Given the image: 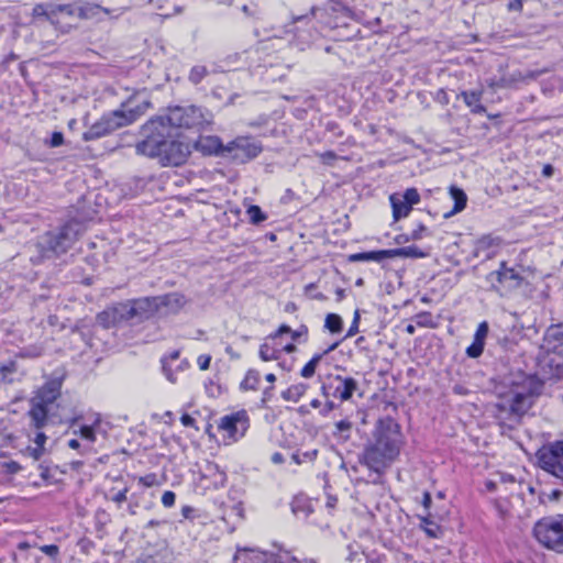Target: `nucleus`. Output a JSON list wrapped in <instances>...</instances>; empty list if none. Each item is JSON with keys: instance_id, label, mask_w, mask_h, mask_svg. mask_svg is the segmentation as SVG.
Wrapping results in <instances>:
<instances>
[{"instance_id": "obj_1", "label": "nucleus", "mask_w": 563, "mask_h": 563, "mask_svg": "<svg viewBox=\"0 0 563 563\" xmlns=\"http://www.w3.org/2000/svg\"><path fill=\"white\" fill-rule=\"evenodd\" d=\"M543 382L522 371L510 372L496 386L494 416L503 428L515 429L541 395Z\"/></svg>"}, {"instance_id": "obj_2", "label": "nucleus", "mask_w": 563, "mask_h": 563, "mask_svg": "<svg viewBox=\"0 0 563 563\" xmlns=\"http://www.w3.org/2000/svg\"><path fill=\"white\" fill-rule=\"evenodd\" d=\"M404 445L400 426L390 417L379 419L366 443L360 463L369 471L383 474L399 456Z\"/></svg>"}, {"instance_id": "obj_3", "label": "nucleus", "mask_w": 563, "mask_h": 563, "mask_svg": "<svg viewBox=\"0 0 563 563\" xmlns=\"http://www.w3.org/2000/svg\"><path fill=\"white\" fill-rule=\"evenodd\" d=\"M145 139L135 146L139 154L158 158L163 166H180L190 155L188 143L169 139L164 118L148 120L142 128Z\"/></svg>"}, {"instance_id": "obj_4", "label": "nucleus", "mask_w": 563, "mask_h": 563, "mask_svg": "<svg viewBox=\"0 0 563 563\" xmlns=\"http://www.w3.org/2000/svg\"><path fill=\"white\" fill-rule=\"evenodd\" d=\"M62 385L60 378L49 379L30 399L27 416L35 429H42L46 426L52 406L60 396Z\"/></svg>"}, {"instance_id": "obj_5", "label": "nucleus", "mask_w": 563, "mask_h": 563, "mask_svg": "<svg viewBox=\"0 0 563 563\" xmlns=\"http://www.w3.org/2000/svg\"><path fill=\"white\" fill-rule=\"evenodd\" d=\"M81 231L82 224L79 221L70 220L46 232L40 242L43 255L52 257L65 254L73 247Z\"/></svg>"}, {"instance_id": "obj_6", "label": "nucleus", "mask_w": 563, "mask_h": 563, "mask_svg": "<svg viewBox=\"0 0 563 563\" xmlns=\"http://www.w3.org/2000/svg\"><path fill=\"white\" fill-rule=\"evenodd\" d=\"M167 128H203L212 122V113L197 106L169 108L168 113L163 117Z\"/></svg>"}, {"instance_id": "obj_7", "label": "nucleus", "mask_w": 563, "mask_h": 563, "mask_svg": "<svg viewBox=\"0 0 563 563\" xmlns=\"http://www.w3.org/2000/svg\"><path fill=\"white\" fill-rule=\"evenodd\" d=\"M536 539L548 549L563 552V520L545 517L540 519L533 528Z\"/></svg>"}, {"instance_id": "obj_8", "label": "nucleus", "mask_w": 563, "mask_h": 563, "mask_svg": "<svg viewBox=\"0 0 563 563\" xmlns=\"http://www.w3.org/2000/svg\"><path fill=\"white\" fill-rule=\"evenodd\" d=\"M358 389V383L353 377L330 375L321 384V394L324 398H334L340 401H347Z\"/></svg>"}, {"instance_id": "obj_9", "label": "nucleus", "mask_w": 563, "mask_h": 563, "mask_svg": "<svg viewBox=\"0 0 563 563\" xmlns=\"http://www.w3.org/2000/svg\"><path fill=\"white\" fill-rule=\"evenodd\" d=\"M225 157L244 164L256 158L262 153L263 145L252 136H238L225 145Z\"/></svg>"}, {"instance_id": "obj_10", "label": "nucleus", "mask_w": 563, "mask_h": 563, "mask_svg": "<svg viewBox=\"0 0 563 563\" xmlns=\"http://www.w3.org/2000/svg\"><path fill=\"white\" fill-rule=\"evenodd\" d=\"M539 466L551 475L563 478V440L543 445L537 452Z\"/></svg>"}, {"instance_id": "obj_11", "label": "nucleus", "mask_w": 563, "mask_h": 563, "mask_svg": "<svg viewBox=\"0 0 563 563\" xmlns=\"http://www.w3.org/2000/svg\"><path fill=\"white\" fill-rule=\"evenodd\" d=\"M101 415L95 411L86 413H78L68 420L69 428L78 427L73 430L74 435H79L81 439L93 444L97 440V432L101 424Z\"/></svg>"}, {"instance_id": "obj_12", "label": "nucleus", "mask_w": 563, "mask_h": 563, "mask_svg": "<svg viewBox=\"0 0 563 563\" xmlns=\"http://www.w3.org/2000/svg\"><path fill=\"white\" fill-rule=\"evenodd\" d=\"M490 288L500 295L518 288L521 285L522 277L512 267H508L505 262L500 263L498 269L490 272L486 276Z\"/></svg>"}, {"instance_id": "obj_13", "label": "nucleus", "mask_w": 563, "mask_h": 563, "mask_svg": "<svg viewBox=\"0 0 563 563\" xmlns=\"http://www.w3.org/2000/svg\"><path fill=\"white\" fill-rule=\"evenodd\" d=\"M123 126H126V120L124 119L123 113L114 110L103 114L97 122H95L86 132H84L82 139L85 141H93Z\"/></svg>"}, {"instance_id": "obj_14", "label": "nucleus", "mask_w": 563, "mask_h": 563, "mask_svg": "<svg viewBox=\"0 0 563 563\" xmlns=\"http://www.w3.org/2000/svg\"><path fill=\"white\" fill-rule=\"evenodd\" d=\"M250 427V418L245 410H239L227 415L220 419L219 429L225 433V437L235 442L242 437Z\"/></svg>"}, {"instance_id": "obj_15", "label": "nucleus", "mask_w": 563, "mask_h": 563, "mask_svg": "<svg viewBox=\"0 0 563 563\" xmlns=\"http://www.w3.org/2000/svg\"><path fill=\"white\" fill-rule=\"evenodd\" d=\"M563 346V332L561 327H552L547 331L544 338V349L549 357V365L555 368V375L560 377L563 373V365L561 363V353Z\"/></svg>"}, {"instance_id": "obj_16", "label": "nucleus", "mask_w": 563, "mask_h": 563, "mask_svg": "<svg viewBox=\"0 0 563 563\" xmlns=\"http://www.w3.org/2000/svg\"><path fill=\"white\" fill-rule=\"evenodd\" d=\"M151 107L150 100L142 93H135L121 103L119 112L123 113L126 125L134 123Z\"/></svg>"}, {"instance_id": "obj_17", "label": "nucleus", "mask_w": 563, "mask_h": 563, "mask_svg": "<svg viewBox=\"0 0 563 563\" xmlns=\"http://www.w3.org/2000/svg\"><path fill=\"white\" fill-rule=\"evenodd\" d=\"M179 351L175 350L161 358L162 371L168 382L177 383L178 374L186 372L190 367L188 360L179 361Z\"/></svg>"}, {"instance_id": "obj_18", "label": "nucleus", "mask_w": 563, "mask_h": 563, "mask_svg": "<svg viewBox=\"0 0 563 563\" xmlns=\"http://www.w3.org/2000/svg\"><path fill=\"white\" fill-rule=\"evenodd\" d=\"M130 312L133 320L143 321L150 319L158 311L156 297H143L139 299L129 300Z\"/></svg>"}, {"instance_id": "obj_19", "label": "nucleus", "mask_w": 563, "mask_h": 563, "mask_svg": "<svg viewBox=\"0 0 563 563\" xmlns=\"http://www.w3.org/2000/svg\"><path fill=\"white\" fill-rule=\"evenodd\" d=\"M319 12L331 13V14H334L335 16H338V15L346 16V18L352 16V10L346 4H344L341 0H328V2L323 5V8L312 7L310 9L309 14L295 16L294 21L299 22V21L306 20V19H308L309 15L317 16V14Z\"/></svg>"}, {"instance_id": "obj_20", "label": "nucleus", "mask_w": 563, "mask_h": 563, "mask_svg": "<svg viewBox=\"0 0 563 563\" xmlns=\"http://www.w3.org/2000/svg\"><path fill=\"white\" fill-rule=\"evenodd\" d=\"M195 146L203 155L227 156L225 145H223L221 139L216 135L200 136Z\"/></svg>"}, {"instance_id": "obj_21", "label": "nucleus", "mask_w": 563, "mask_h": 563, "mask_svg": "<svg viewBox=\"0 0 563 563\" xmlns=\"http://www.w3.org/2000/svg\"><path fill=\"white\" fill-rule=\"evenodd\" d=\"M488 323L483 321L478 324L472 344L466 349V355L476 358L482 355L484 351L485 340L488 334Z\"/></svg>"}, {"instance_id": "obj_22", "label": "nucleus", "mask_w": 563, "mask_h": 563, "mask_svg": "<svg viewBox=\"0 0 563 563\" xmlns=\"http://www.w3.org/2000/svg\"><path fill=\"white\" fill-rule=\"evenodd\" d=\"M258 355L264 362L279 360L282 356L280 344H278L275 339L268 335L260 345Z\"/></svg>"}, {"instance_id": "obj_23", "label": "nucleus", "mask_w": 563, "mask_h": 563, "mask_svg": "<svg viewBox=\"0 0 563 563\" xmlns=\"http://www.w3.org/2000/svg\"><path fill=\"white\" fill-rule=\"evenodd\" d=\"M158 310L161 308H167L168 311H177L179 310L185 303L186 299L185 296L179 292H170L163 296H156Z\"/></svg>"}, {"instance_id": "obj_24", "label": "nucleus", "mask_w": 563, "mask_h": 563, "mask_svg": "<svg viewBox=\"0 0 563 563\" xmlns=\"http://www.w3.org/2000/svg\"><path fill=\"white\" fill-rule=\"evenodd\" d=\"M460 96L463 98L465 104L471 109V111L475 114H482L486 112V108L481 103L483 90H470L462 91Z\"/></svg>"}, {"instance_id": "obj_25", "label": "nucleus", "mask_w": 563, "mask_h": 563, "mask_svg": "<svg viewBox=\"0 0 563 563\" xmlns=\"http://www.w3.org/2000/svg\"><path fill=\"white\" fill-rule=\"evenodd\" d=\"M428 253L421 251L416 245H409L399 249L386 250V258L395 257H410V258H423L427 257Z\"/></svg>"}, {"instance_id": "obj_26", "label": "nucleus", "mask_w": 563, "mask_h": 563, "mask_svg": "<svg viewBox=\"0 0 563 563\" xmlns=\"http://www.w3.org/2000/svg\"><path fill=\"white\" fill-rule=\"evenodd\" d=\"M339 345V342H335L331 344L327 350L323 351V353L316 354L312 356V358L301 368L300 375L303 378H310L314 375L316 368L320 361L322 360L323 355L329 354L330 352L334 351Z\"/></svg>"}, {"instance_id": "obj_27", "label": "nucleus", "mask_w": 563, "mask_h": 563, "mask_svg": "<svg viewBox=\"0 0 563 563\" xmlns=\"http://www.w3.org/2000/svg\"><path fill=\"white\" fill-rule=\"evenodd\" d=\"M450 195H451V198L454 200V207L450 212L444 214L445 218H449V217L464 210L466 207V202H467L466 194L461 188H459L456 186L450 187Z\"/></svg>"}, {"instance_id": "obj_28", "label": "nucleus", "mask_w": 563, "mask_h": 563, "mask_svg": "<svg viewBox=\"0 0 563 563\" xmlns=\"http://www.w3.org/2000/svg\"><path fill=\"white\" fill-rule=\"evenodd\" d=\"M234 563H267V554L255 550H244L234 556Z\"/></svg>"}, {"instance_id": "obj_29", "label": "nucleus", "mask_w": 563, "mask_h": 563, "mask_svg": "<svg viewBox=\"0 0 563 563\" xmlns=\"http://www.w3.org/2000/svg\"><path fill=\"white\" fill-rule=\"evenodd\" d=\"M389 200L395 221H398L399 219L405 218L410 213L412 207L407 205L406 201L400 198V195L394 194L390 196Z\"/></svg>"}, {"instance_id": "obj_30", "label": "nucleus", "mask_w": 563, "mask_h": 563, "mask_svg": "<svg viewBox=\"0 0 563 563\" xmlns=\"http://www.w3.org/2000/svg\"><path fill=\"white\" fill-rule=\"evenodd\" d=\"M53 10L55 11V23L58 22V18L60 15H67V16H79V18H85L86 14L84 12V9L82 8H79V7H76L75 4L73 3H67V4H56V3H53Z\"/></svg>"}, {"instance_id": "obj_31", "label": "nucleus", "mask_w": 563, "mask_h": 563, "mask_svg": "<svg viewBox=\"0 0 563 563\" xmlns=\"http://www.w3.org/2000/svg\"><path fill=\"white\" fill-rule=\"evenodd\" d=\"M307 389L308 385L305 383L294 384L282 391V398L286 401L297 402L306 394Z\"/></svg>"}, {"instance_id": "obj_32", "label": "nucleus", "mask_w": 563, "mask_h": 563, "mask_svg": "<svg viewBox=\"0 0 563 563\" xmlns=\"http://www.w3.org/2000/svg\"><path fill=\"white\" fill-rule=\"evenodd\" d=\"M386 260V250L354 253L349 256L350 262H382Z\"/></svg>"}, {"instance_id": "obj_33", "label": "nucleus", "mask_w": 563, "mask_h": 563, "mask_svg": "<svg viewBox=\"0 0 563 563\" xmlns=\"http://www.w3.org/2000/svg\"><path fill=\"white\" fill-rule=\"evenodd\" d=\"M420 528L431 539H440L443 537V529L441 526L429 519V517H420Z\"/></svg>"}, {"instance_id": "obj_34", "label": "nucleus", "mask_w": 563, "mask_h": 563, "mask_svg": "<svg viewBox=\"0 0 563 563\" xmlns=\"http://www.w3.org/2000/svg\"><path fill=\"white\" fill-rule=\"evenodd\" d=\"M110 308L113 314L115 316V321L118 322V324L121 322L133 320L132 313L130 312L129 300L114 303L113 306H110Z\"/></svg>"}, {"instance_id": "obj_35", "label": "nucleus", "mask_w": 563, "mask_h": 563, "mask_svg": "<svg viewBox=\"0 0 563 563\" xmlns=\"http://www.w3.org/2000/svg\"><path fill=\"white\" fill-rule=\"evenodd\" d=\"M261 383V374L256 369H249L240 384L241 390H256Z\"/></svg>"}, {"instance_id": "obj_36", "label": "nucleus", "mask_w": 563, "mask_h": 563, "mask_svg": "<svg viewBox=\"0 0 563 563\" xmlns=\"http://www.w3.org/2000/svg\"><path fill=\"white\" fill-rule=\"evenodd\" d=\"M352 422L349 419H342L334 424L332 435L342 441H347L351 438Z\"/></svg>"}, {"instance_id": "obj_37", "label": "nucleus", "mask_w": 563, "mask_h": 563, "mask_svg": "<svg viewBox=\"0 0 563 563\" xmlns=\"http://www.w3.org/2000/svg\"><path fill=\"white\" fill-rule=\"evenodd\" d=\"M34 18H46L52 24H55V11L53 3H38L33 8Z\"/></svg>"}, {"instance_id": "obj_38", "label": "nucleus", "mask_w": 563, "mask_h": 563, "mask_svg": "<svg viewBox=\"0 0 563 563\" xmlns=\"http://www.w3.org/2000/svg\"><path fill=\"white\" fill-rule=\"evenodd\" d=\"M97 321L101 327L106 329L115 327L118 324L115 321V316L113 314L110 307L97 314Z\"/></svg>"}, {"instance_id": "obj_39", "label": "nucleus", "mask_w": 563, "mask_h": 563, "mask_svg": "<svg viewBox=\"0 0 563 563\" xmlns=\"http://www.w3.org/2000/svg\"><path fill=\"white\" fill-rule=\"evenodd\" d=\"M324 327L332 333H339L343 328L342 318L336 313H329L325 317Z\"/></svg>"}, {"instance_id": "obj_40", "label": "nucleus", "mask_w": 563, "mask_h": 563, "mask_svg": "<svg viewBox=\"0 0 563 563\" xmlns=\"http://www.w3.org/2000/svg\"><path fill=\"white\" fill-rule=\"evenodd\" d=\"M208 74L209 71L206 66L196 65L190 69L188 79L191 84L198 85Z\"/></svg>"}, {"instance_id": "obj_41", "label": "nucleus", "mask_w": 563, "mask_h": 563, "mask_svg": "<svg viewBox=\"0 0 563 563\" xmlns=\"http://www.w3.org/2000/svg\"><path fill=\"white\" fill-rule=\"evenodd\" d=\"M318 453L319 451L317 449H313V450H310V451H306V452H302V453H299V452H296L291 455V460L296 463V464H301L303 462H312L317 459L318 456Z\"/></svg>"}, {"instance_id": "obj_42", "label": "nucleus", "mask_w": 563, "mask_h": 563, "mask_svg": "<svg viewBox=\"0 0 563 563\" xmlns=\"http://www.w3.org/2000/svg\"><path fill=\"white\" fill-rule=\"evenodd\" d=\"M246 213L250 217L251 223L253 224H260L261 222L267 219L266 214L262 211V209L255 205L250 206L247 208Z\"/></svg>"}, {"instance_id": "obj_43", "label": "nucleus", "mask_w": 563, "mask_h": 563, "mask_svg": "<svg viewBox=\"0 0 563 563\" xmlns=\"http://www.w3.org/2000/svg\"><path fill=\"white\" fill-rule=\"evenodd\" d=\"M562 495V492L558 488L552 489L551 492L541 490L539 493V501L541 504H547L549 501H559L560 497Z\"/></svg>"}, {"instance_id": "obj_44", "label": "nucleus", "mask_w": 563, "mask_h": 563, "mask_svg": "<svg viewBox=\"0 0 563 563\" xmlns=\"http://www.w3.org/2000/svg\"><path fill=\"white\" fill-rule=\"evenodd\" d=\"M400 198L410 207L417 205L420 201V195L416 188L406 189V191L400 195Z\"/></svg>"}, {"instance_id": "obj_45", "label": "nucleus", "mask_w": 563, "mask_h": 563, "mask_svg": "<svg viewBox=\"0 0 563 563\" xmlns=\"http://www.w3.org/2000/svg\"><path fill=\"white\" fill-rule=\"evenodd\" d=\"M493 242H494V239L490 238L489 235L481 238L476 242V246H475L476 255H478V252L489 249L493 245Z\"/></svg>"}, {"instance_id": "obj_46", "label": "nucleus", "mask_w": 563, "mask_h": 563, "mask_svg": "<svg viewBox=\"0 0 563 563\" xmlns=\"http://www.w3.org/2000/svg\"><path fill=\"white\" fill-rule=\"evenodd\" d=\"M67 445L73 450H77L81 455H85L91 451V446L81 445L77 439H70Z\"/></svg>"}, {"instance_id": "obj_47", "label": "nucleus", "mask_w": 563, "mask_h": 563, "mask_svg": "<svg viewBox=\"0 0 563 563\" xmlns=\"http://www.w3.org/2000/svg\"><path fill=\"white\" fill-rule=\"evenodd\" d=\"M360 310H355L353 321L346 332L345 338H352L358 332V323H360Z\"/></svg>"}, {"instance_id": "obj_48", "label": "nucleus", "mask_w": 563, "mask_h": 563, "mask_svg": "<svg viewBox=\"0 0 563 563\" xmlns=\"http://www.w3.org/2000/svg\"><path fill=\"white\" fill-rule=\"evenodd\" d=\"M40 550L53 560H56L59 555V548L56 544H45L42 545Z\"/></svg>"}, {"instance_id": "obj_49", "label": "nucleus", "mask_w": 563, "mask_h": 563, "mask_svg": "<svg viewBox=\"0 0 563 563\" xmlns=\"http://www.w3.org/2000/svg\"><path fill=\"white\" fill-rule=\"evenodd\" d=\"M139 484H141L144 487H152L154 485H157V476L156 474H146L145 476L139 477Z\"/></svg>"}, {"instance_id": "obj_50", "label": "nucleus", "mask_w": 563, "mask_h": 563, "mask_svg": "<svg viewBox=\"0 0 563 563\" xmlns=\"http://www.w3.org/2000/svg\"><path fill=\"white\" fill-rule=\"evenodd\" d=\"M64 143V135L62 132H53L51 140L46 142L51 147H58Z\"/></svg>"}, {"instance_id": "obj_51", "label": "nucleus", "mask_w": 563, "mask_h": 563, "mask_svg": "<svg viewBox=\"0 0 563 563\" xmlns=\"http://www.w3.org/2000/svg\"><path fill=\"white\" fill-rule=\"evenodd\" d=\"M175 500L176 495L172 490H166L162 496V504L167 508L173 507L175 505Z\"/></svg>"}, {"instance_id": "obj_52", "label": "nucleus", "mask_w": 563, "mask_h": 563, "mask_svg": "<svg viewBox=\"0 0 563 563\" xmlns=\"http://www.w3.org/2000/svg\"><path fill=\"white\" fill-rule=\"evenodd\" d=\"M325 399L327 400H325L324 405H322V407L319 411L322 417H328L329 413L336 408V405L334 404L333 400H331V398H325Z\"/></svg>"}, {"instance_id": "obj_53", "label": "nucleus", "mask_w": 563, "mask_h": 563, "mask_svg": "<svg viewBox=\"0 0 563 563\" xmlns=\"http://www.w3.org/2000/svg\"><path fill=\"white\" fill-rule=\"evenodd\" d=\"M426 233H428V228L423 224H419L418 228L411 232L410 238L412 241H418L421 240Z\"/></svg>"}, {"instance_id": "obj_54", "label": "nucleus", "mask_w": 563, "mask_h": 563, "mask_svg": "<svg viewBox=\"0 0 563 563\" xmlns=\"http://www.w3.org/2000/svg\"><path fill=\"white\" fill-rule=\"evenodd\" d=\"M308 328L306 325H300L297 330H291L290 336L292 341H299L301 336H307Z\"/></svg>"}, {"instance_id": "obj_55", "label": "nucleus", "mask_w": 563, "mask_h": 563, "mask_svg": "<svg viewBox=\"0 0 563 563\" xmlns=\"http://www.w3.org/2000/svg\"><path fill=\"white\" fill-rule=\"evenodd\" d=\"M78 547L82 553L88 554L89 551L95 547V543L91 540L84 538L79 540Z\"/></svg>"}, {"instance_id": "obj_56", "label": "nucleus", "mask_w": 563, "mask_h": 563, "mask_svg": "<svg viewBox=\"0 0 563 563\" xmlns=\"http://www.w3.org/2000/svg\"><path fill=\"white\" fill-rule=\"evenodd\" d=\"M291 328L287 324H282L274 333L269 334L273 339L277 341L283 334H290Z\"/></svg>"}, {"instance_id": "obj_57", "label": "nucleus", "mask_w": 563, "mask_h": 563, "mask_svg": "<svg viewBox=\"0 0 563 563\" xmlns=\"http://www.w3.org/2000/svg\"><path fill=\"white\" fill-rule=\"evenodd\" d=\"M273 390H274V387L271 386V387H267L263 390V394H262V398H261V407H266L267 402L272 399L273 397Z\"/></svg>"}, {"instance_id": "obj_58", "label": "nucleus", "mask_w": 563, "mask_h": 563, "mask_svg": "<svg viewBox=\"0 0 563 563\" xmlns=\"http://www.w3.org/2000/svg\"><path fill=\"white\" fill-rule=\"evenodd\" d=\"M44 450L45 449L43 446L27 448L30 456H32L35 461L40 460L43 456Z\"/></svg>"}, {"instance_id": "obj_59", "label": "nucleus", "mask_w": 563, "mask_h": 563, "mask_svg": "<svg viewBox=\"0 0 563 563\" xmlns=\"http://www.w3.org/2000/svg\"><path fill=\"white\" fill-rule=\"evenodd\" d=\"M211 362L210 355H200L198 357V365L201 371H206L209 368Z\"/></svg>"}, {"instance_id": "obj_60", "label": "nucleus", "mask_w": 563, "mask_h": 563, "mask_svg": "<svg viewBox=\"0 0 563 563\" xmlns=\"http://www.w3.org/2000/svg\"><path fill=\"white\" fill-rule=\"evenodd\" d=\"M126 494H128V488H124L122 490H119L113 497H112V500L117 504H121L123 501L126 500Z\"/></svg>"}, {"instance_id": "obj_61", "label": "nucleus", "mask_w": 563, "mask_h": 563, "mask_svg": "<svg viewBox=\"0 0 563 563\" xmlns=\"http://www.w3.org/2000/svg\"><path fill=\"white\" fill-rule=\"evenodd\" d=\"M14 371H15V364L13 362H11L8 365H4V366L0 367V377H1V379L4 378L7 373H13Z\"/></svg>"}, {"instance_id": "obj_62", "label": "nucleus", "mask_w": 563, "mask_h": 563, "mask_svg": "<svg viewBox=\"0 0 563 563\" xmlns=\"http://www.w3.org/2000/svg\"><path fill=\"white\" fill-rule=\"evenodd\" d=\"M46 440H47V437L45 435V433H43V432L36 433L35 439H34L35 446L44 448Z\"/></svg>"}, {"instance_id": "obj_63", "label": "nucleus", "mask_w": 563, "mask_h": 563, "mask_svg": "<svg viewBox=\"0 0 563 563\" xmlns=\"http://www.w3.org/2000/svg\"><path fill=\"white\" fill-rule=\"evenodd\" d=\"M522 1L523 0H514L510 1L508 4V9L510 11H520L522 9Z\"/></svg>"}, {"instance_id": "obj_64", "label": "nucleus", "mask_w": 563, "mask_h": 563, "mask_svg": "<svg viewBox=\"0 0 563 563\" xmlns=\"http://www.w3.org/2000/svg\"><path fill=\"white\" fill-rule=\"evenodd\" d=\"M432 498L429 492H424L422 497V506L428 510L431 507Z\"/></svg>"}]
</instances>
